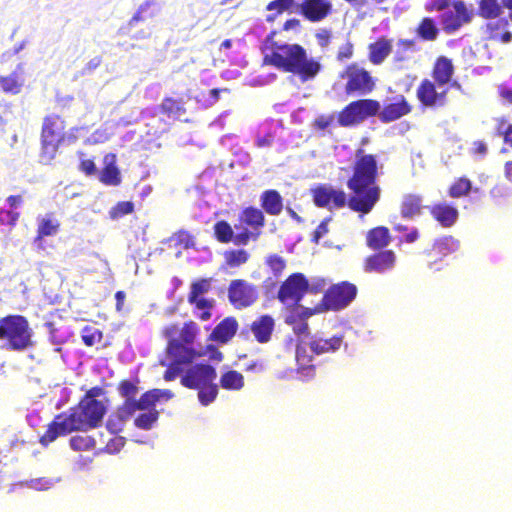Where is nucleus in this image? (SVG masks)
Listing matches in <instances>:
<instances>
[{
	"mask_svg": "<svg viewBox=\"0 0 512 512\" xmlns=\"http://www.w3.org/2000/svg\"><path fill=\"white\" fill-rule=\"evenodd\" d=\"M262 52L264 64L296 75L301 82L313 80L322 70L320 61L309 57L302 45L278 43L273 40V33L265 39Z\"/></svg>",
	"mask_w": 512,
	"mask_h": 512,
	"instance_id": "f257e3e1",
	"label": "nucleus"
},
{
	"mask_svg": "<svg viewBox=\"0 0 512 512\" xmlns=\"http://www.w3.org/2000/svg\"><path fill=\"white\" fill-rule=\"evenodd\" d=\"M106 414V406L102 401L80 399L77 405L68 411L56 415L40 437V443L48 446L59 436L74 431H88L99 427Z\"/></svg>",
	"mask_w": 512,
	"mask_h": 512,
	"instance_id": "f03ea898",
	"label": "nucleus"
},
{
	"mask_svg": "<svg viewBox=\"0 0 512 512\" xmlns=\"http://www.w3.org/2000/svg\"><path fill=\"white\" fill-rule=\"evenodd\" d=\"M381 169L382 165L379 164L377 155L366 153L362 148L356 150L351 166L352 173L346 181V186L368 213L381 198L382 189L378 184Z\"/></svg>",
	"mask_w": 512,
	"mask_h": 512,
	"instance_id": "7ed1b4c3",
	"label": "nucleus"
},
{
	"mask_svg": "<svg viewBox=\"0 0 512 512\" xmlns=\"http://www.w3.org/2000/svg\"><path fill=\"white\" fill-rule=\"evenodd\" d=\"M199 331V326L193 320L186 321L181 328L177 323H171L162 329L161 334L167 339L166 353L173 359L163 375L166 381L176 379L181 373L180 365L190 364L202 356L193 347Z\"/></svg>",
	"mask_w": 512,
	"mask_h": 512,
	"instance_id": "20e7f679",
	"label": "nucleus"
},
{
	"mask_svg": "<svg viewBox=\"0 0 512 512\" xmlns=\"http://www.w3.org/2000/svg\"><path fill=\"white\" fill-rule=\"evenodd\" d=\"M424 10L429 13L442 12L440 22L447 34H453L468 25L474 18V11L463 0H427Z\"/></svg>",
	"mask_w": 512,
	"mask_h": 512,
	"instance_id": "39448f33",
	"label": "nucleus"
},
{
	"mask_svg": "<svg viewBox=\"0 0 512 512\" xmlns=\"http://www.w3.org/2000/svg\"><path fill=\"white\" fill-rule=\"evenodd\" d=\"M33 337V330L23 315L10 314L0 318V341L6 350H29L35 346Z\"/></svg>",
	"mask_w": 512,
	"mask_h": 512,
	"instance_id": "423d86ee",
	"label": "nucleus"
},
{
	"mask_svg": "<svg viewBox=\"0 0 512 512\" xmlns=\"http://www.w3.org/2000/svg\"><path fill=\"white\" fill-rule=\"evenodd\" d=\"M66 121L58 114H48L43 118L40 133L39 162L43 165L51 164L66 140Z\"/></svg>",
	"mask_w": 512,
	"mask_h": 512,
	"instance_id": "0eeeda50",
	"label": "nucleus"
},
{
	"mask_svg": "<svg viewBox=\"0 0 512 512\" xmlns=\"http://www.w3.org/2000/svg\"><path fill=\"white\" fill-rule=\"evenodd\" d=\"M313 202L317 207L329 210L348 207L351 211L360 215L369 214L353 192L347 195L342 189H336L329 185L320 184L311 190Z\"/></svg>",
	"mask_w": 512,
	"mask_h": 512,
	"instance_id": "6e6552de",
	"label": "nucleus"
},
{
	"mask_svg": "<svg viewBox=\"0 0 512 512\" xmlns=\"http://www.w3.org/2000/svg\"><path fill=\"white\" fill-rule=\"evenodd\" d=\"M340 78L345 81L344 92L347 96L364 97L370 95L377 87V78L357 62L345 66Z\"/></svg>",
	"mask_w": 512,
	"mask_h": 512,
	"instance_id": "1a4fd4ad",
	"label": "nucleus"
},
{
	"mask_svg": "<svg viewBox=\"0 0 512 512\" xmlns=\"http://www.w3.org/2000/svg\"><path fill=\"white\" fill-rule=\"evenodd\" d=\"M379 101L372 98H361L347 104L337 116L342 127H352L361 124L368 118L377 117Z\"/></svg>",
	"mask_w": 512,
	"mask_h": 512,
	"instance_id": "9d476101",
	"label": "nucleus"
},
{
	"mask_svg": "<svg viewBox=\"0 0 512 512\" xmlns=\"http://www.w3.org/2000/svg\"><path fill=\"white\" fill-rule=\"evenodd\" d=\"M357 287L348 281L330 286L324 293L321 306L325 311H339L346 308L357 295Z\"/></svg>",
	"mask_w": 512,
	"mask_h": 512,
	"instance_id": "9b49d317",
	"label": "nucleus"
},
{
	"mask_svg": "<svg viewBox=\"0 0 512 512\" xmlns=\"http://www.w3.org/2000/svg\"><path fill=\"white\" fill-rule=\"evenodd\" d=\"M227 296L235 309H244L257 302L259 289L245 279H233L228 285Z\"/></svg>",
	"mask_w": 512,
	"mask_h": 512,
	"instance_id": "f8f14e48",
	"label": "nucleus"
},
{
	"mask_svg": "<svg viewBox=\"0 0 512 512\" xmlns=\"http://www.w3.org/2000/svg\"><path fill=\"white\" fill-rule=\"evenodd\" d=\"M309 291V281L300 272L289 275L280 285L277 298L283 304L298 305Z\"/></svg>",
	"mask_w": 512,
	"mask_h": 512,
	"instance_id": "ddd939ff",
	"label": "nucleus"
},
{
	"mask_svg": "<svg viewBox=\"0 0 512 512\" xmlns=\"http://www.w3.org/2000/svg\"><path fill=\"white\" fill-rule=\"evenodd\" d=\"M448 88L438 87V83L429 78H423L416 88V98L425 108H440L447 104Z\"/></svg>",
	"mask_w": 512,
	"mask_h": 512,
	"instance_id": "4468645a",
	"label": "nucleus"
},
{
	"mask_svg": "<svg viewBox=\"0 0 512 512\" xmlns=\"http://www.w3.org/2000/svg\"><path fill=\"white\" fill-rule=\"evenodd\" d=\"M413 110V106L404 95L392 97L383 106L379 103L377 117L381 123L388 124L395 122L407 115Z\"/></svg>",
	"mask_w": 512,
	"mask_h": 512,
	"instance_id": "2eb2a0df",
	"label": "nucleus"
},
{
	"mask_svg": "<svg viewBox=\"0 0 512 512\" xmlns=\"http://www.w3.org/2000/svg\"><path fill=\"white\" fill-rule=\"evenodd\" d=\"M460 243L453 236H443L437 238L432 243L430 249L424 253L427 257V265L430 269L439 270L437 264L440 263L445 257L458 251Z\"/></svg>",
	"mask_w": 512,
	"mask_h": 512,
	"instance_id": "dca6fc26",
	"label": "nucleus"
},
{
	"mask_svg": "<svg viewBox=\"0 0 512 512\" xmlns=\"http://www.w3.org/2000/svg\"><path fill=\"white\" fill-rule=\"evenodd\" d=\"M216 370L209 364H196L181 377V384L188 389L203 388L216 379Z\"/></svg>",
	"mask_w": 512,
	"mask_h": 512,
	"instance_id": "f3484780",
	"label": "nucleus"
},
{
	"mask_svg": "<svg viewBox=\"0 0 512 512\" xmlns=\"http://www.w3.org/2000/svg\"><path fill=\"white\" fill-rule=\"evenodd\" d=\"M397 255L393 250H380L364 259L363 268L368 273L384 274L394 269Z\"/></svg>",
	"mask_w": 512,
	"mask_h": 512,
	"instance_id": "a211bd4d",
	"label": "nucleus"
},
{
	"mask_svg": "<svg viewBox=\"0 0 512 512\" xmlns=\"http://www.w3.org/2000/svg\"><path fill=\"white\" fill-rule=\"evenodd\" d=\"M509 17H499L486 22L482 26V32L487 41L508 44L512 41V33L509 30Z\"/></svg>",
	"mask_w": 512,
	"mask_h": 512,
	"instance_id": "6ab92c4d",
	"label": "nucleus"
},
{
	"mask_svg": "<svg viewBox=\"0 0 512 512\" xmlns=\"http://www.w3.org/2000/svg\"><path fill=\"white\" fill-rule=\"evenodd\" d=\"M332 3L329 0H303L300 13L309 22H321L331 15Z\"/></svg>",
	"mask_w": 512,
	"mask_h": 512,
	"instance_id": "aec40b11",
	"label": "nucleus"
},
{
	"mask_svg": "<svg viewBox=\"0 0 512 512\" xmlns=\"http://www.w3.org/2000/svg\"><path fill=\"white\" fill-rule=\"evenodd\" d=\"M455 67L450 58L446 56H439L436 58L431 69V79L438 83V87H445L448 84L451 86H460L456 81L452 82Z\"/></svg>",
	"mask_w": 512,
	"mask_h": 512,
	"instance_id": "412c9836",
	"label": "nucleus"
},
{
	"mask_svg": "<svg viewBox=\"0 0 512 512\" xmlns=\"http://www.w3.org/2000/svg\"><path fill=\"white\" fill-rule=\"evenodd\" d=\"M503 8L508 10V17L512 22V0H480L478 3V15L485 20H493L501 17Z\"/></svg>",
	"mask_w": 512,
	"mask_h": 512,
	"instance_id": "4be33fe9",
	"label": "nucleus"
},
{
	"mask_svg": "<svg viewBox=\"0 0 512 512\" xmlns=\"http://www.w3.org/2000/svg\"><path fill=\"white\" fill-rule=\"evenodd\" d=\"M104 166L99 172L98 179L105 186H118L122 182V176L117 166V156L108 153L103 158Z\"/></svg>",
	"mask_w": 512,
	"mask_h": 512,
	"instance_id": "5701e85b",
	"label": "nucleus"
},
{
	"mask_svg": "<svg viewBox=\"0 0 512 512\" xmlns=\"http://www.w3.org/2000/svg\"><path fill=\"white\" fill-rule=\"evenodd\" d=\"M275 328V320L268 314L257 317L251 324L250 330L254 339L260 343H268L272 339Z\"/></svg>",
	"mask_w": 512,
	"mask_h": 512,
	"instance_id": "b1692460",
	"label": "nucleus"
},
{
	"mask_svg": "<svg viewBox=\"0 0 512 512\" xmlns=\"http://www.w3.org/2000/svg\"><path fill=\"white\" fill-rule=\"evenodd\" d=\"M428 209L433 219L444 228L452 227L459 216L457 208L445 202L436 203Z\"/></svg>",
	"mask_w": 512,
	"mask_h": 512,
	"instance_id": "393cba45",
	"label": "nucleus"
},
{
	"mask_svg": "<svg viewBox=\"0 0 512 512\" xmlns=\"http://www.w3.org/2000/svg\"><path fill=\"white\" fill-rule=\"evenodd\" d=\"M424 207L420 194L407 193L402 196L399 211L402 218L412 220L422 215Z\"/></svg>",
	"mask_w": 512,
	"mask_h": 512,
	"instance_id": "a878e982",
	"label": "nucleus"
},
{
	"mask_svg": "<svg viewBox=\"0 0 512 512\" xmlns=\"http://www.w3.org/2000/svg\"><path fill=\"white\" fill-rule=\"evenodd\" d=\"M238 327V321L235 317H226L215 326L209 338L217 343L225 344L235 336Z\"/></svg>",
	"mask_w": 512,
	"mask_h": 512,
	"instance_id": "bb28decb",
	"label": "nucleus"
},
{
	"mask_svg": "<svg viewBox=\"0 0 512 512\" xmlns=\"http://www.w3.org/2000/svg\"><path fill=\"white\" fill-rule=\"evenodd\" d=\"M139 380L135 379H123L117 385V391L119 395L124 398V402L119 406V413L124 418H130V413L125 410V406L128 402H136V396L139 392Z\"/></svg>",
	"mask_w": 512,
	"mask_h": 512,
	"instance_id": "cd10ccee",
	"label": "nucleus"
},
{
	"mask_svg": "<svg viewBox=\"0 0 512 512\" xmlns=\"http://www.w3.org/2000/svg\"><path fill=\"white\" fill-rule=\"evenodd\" d=\"M22 64L9 75H0V89L5 94L17 95L22 91L25 80L22 77Z\"/></svg>",
	"mask_w": 512,
	"mask_h": 512,
	"instance_id": "c85d7f7f",
	"label": "nucleus"
},
{
	"mask_svg": "<svg viewBox=\"0 0 512 512\" xmlns=\"http://www.w3.org/2000/svg\"><path fill=\"white\" fill-rule=\"evenodd\" d=\"M392 52V41L382 36L368 45V60L373 65L382 64Z\"/></svg>",
	"mask_w": 512,
	"mask_h": 512,
	"instance_id": "c756f323",
	"label": "nucleus"
},
{
	"mask_svg": "<svg viewBox=\"0 0 512 512\" xmlns=\"http://www.w3.org/2000/svg\"><path fill=\"white\" fill-rule=\"evenodd\" d=\"M238 222L245 223L252 230L258 232L259 235L262 233V229L265 226V216L261 209L254 206L244 208L238 216Z\"/></svg>",
	"mask_w": 512,
	"mask_h": 512,
	"instance_id": "7c9ffc66",
	"label": "nucleus"
},
{
	"mask_svg": "<svg viewBox=\"0 0 512 512\" xmlns=\"http://www.w3.org/2000/svg\"><path fill=\"white\" fill-rule=\"evenodd\" d=\"M343 345V336L335 335L331 338H313L309 342V347L311 351L316 355L326 354V353H334L338 351Z\"/></svg>",
	"mask_w": 512,
	"mask_h": 512,
	"instance_id": "2f4dec72",
	"label": "nucleus"
},
{
	"mask_svg": "<svg viewBox=\"0 0 512 512\" xmlns=\"http://www.w3.org/2000/svg\"><path fill=\"white\" fill-rule=\"evenodd\" d=\"M262 209L271 216H278L283 210V198L275 189L265 190L260 196Z\"/></svg>",
	"mask_w": 512,
	"mask_h": 512,
	"instance_id": "473e14b6",
	"label": "nucleus"
},
{
	"mask_svg": "<svg viewBox=\"0 0 512 512\" xmlns=\"http://www.w3.org/2000/svg\"><path fill=\"white\" fill-rule=\"evenodd\" d=\"M391 235L389 229L385 226H377L370 229L366 234L367 246L375 251L383 250L389 245Z\"/></svg>",
	"mask_w": 512,
	"mask_h": 512,
	"instance_id": "72a5a7b5",
	"label": "nucleus"
},
{
	"mask_svg": "<svg viewBox=\"0 0 512 512\" xmlns=\"http://www.w3.org/2000/svg\"><path fill=\"white\" fill-rule=\"evenodd\" d=\"M60 222L57 219L51 217L41 218L38 222L36 236L34 238V244L38 248H43L42 241L45 237L54 236L59 232Z\"/></svg>",
	"mask_w": 512,
	"mask_h": 512,
	"instance_id": "f704fd0d",
	"label": "nucleus"
},
{
	"mask_svg": "<svg viewBox=\"0 0 512 512\" xmlns=\"http://www.w3.org/2000/svg\"><path fill=\"white\" fill-rule=\"evenodd\" d=\"M415 34L422 41L433 42L437 40L440 29L432 17H423L415 28Z\"/></svg>",
	"mask_w": 512,
	"mask_h": 512,
	"instance_id": "c9c22d12",
	"label": "nucleus"
},
{
	"mask_svg": "<svg viewBox=\"0 0 512 512\" xmlns=\"http://www.w3.org/2000/svg\"><path fill=\"white\" fill-rule=\"evenodd\" d=\"M296 361H297V373L302 380H309L315 377L316 367L313 364H309L312 359L306 354V350L301 347H297L296 350Z\"/></svg>",
	"mask_w": 512,
	"mask_h": 512,
	"instance_id": "e433bc0d",
	"label": "nucleus"
},
{
	"mask_svg": "<svg viewBox=\"0 0 512 512\" xmlns=\"http://www.w3.org/2000/svg\"><path fill=\"white\" fill-rule=\"evenodd\" d=\"M157 398L155 395L154 389H151L149 391H146L143 393L136 402H128L125 406V410L130 413V417L136 412V411H142V410H152L154 409L155 404L157 403Z\"/></svg>",
	"mask_w": 512,
	"mask_h": 512,
	"instance_id": "4c0bfd02",
	"label": "nucleus"
},
{
	"mask_svg": "<svg viewBox=\"0 0 512 512\" xmlns=\"http://www.w3.org/2000/svg\"><path fill=\"white\" fill-rule=\"evenodd\" d=\"M418 51L417 43L414 39H399L396 43L393 61L403 63L411 59L414 52Z\"/></svg>",
	"mask_w": 512,
	"mask_h": 512,
	"instance_id": "58836bf2",
	"label": "nucleus"
},
{
	"mask_svg": "<svg viewBox=\"0 0 512 512\" xmlns=\"http://www.w3.org/2000/svg\"><path fill=\"white\" fill-rule=\"evenodd\" d=\"M160 112L168 117H178L186 113L182 98L165 97L159 106Z\"/></svg>",
	"mask_w": 512,
	"mask_h": 512,
	"instance_id": "ea45409f",
	"label": "nucleus"
},
{
	"mask_svg": "<svg viewBox=\"0 0 512 512\" xmlns=\"http://www.w3.org/2000/svg\"><path fill=\"white\" fill-rule=\"evenodd\" d=\"M214 238L223 244L233 243L235 245V232L233 227L226 220H219L213 226Z\"/></svg>",
	"mask_w": 512,
	"mask_h": 512,
	"instance_id": "a19ab883",
	"label": "nucleus"
},
{
	"mask_svg": "<svg viewBox=\"0 0 512 512\" xmlns=\"http://www.w3.org/2000/svg\"><path fill=\"white\" fill-rule=\"evenodd\" d=\"M234 229L236 246H246L250 242H256L260 237L258 232L252 230L245 223L238 222L235 224Z\"/></svg>",
	"mask_w": 512,
	"mask_h": 512,
	"instance_id": "79ce46f5",
	"label": "nucleus"
},
{
	"mask_svg": "<svg viewBox=\"0 0 512 512\" xmlns=\"http://www.w3.org/2000/svg\"><path fill=\"white\" fill-rule=\"evenodd\" d=\"M223 257L227 268H238L248 262L250 254L244 249H230L223 253Z\"/></svg>",
	"mask_w": 512,
	"mask_h": 512,
	"instance_id": "37998d69",
	"label": "nucleus"
},
{
	"mask_svg": "<svg viewBox=\"0 0 512 512\" xmlns=\"http://www.w3.org/2000/svg\"><path fill=\"white\" fill-rule=\"evenodd\" d=\"M220 385L226 390H239L244 386V377L240 372L230 370L221 376Z\"/></svg>",
	"mask_w": 512,
	"mask_h": 512,
	"instance_id": "c03bdc74",
	"label": "nucleus"
},
{
	"mask_svg": "<svg viewBox=\"0 0 512 512\" xmlns=\"http://www.w3.org/2000/svg\"><path fill=\"white\" fill-rule=\"evenodd\" d=\"M211 278H200L193 281L190 285V291L187 296L188 302H194L196 298H200L201 295L206 294L211 289Z\"/></svg>",
	"mask_w": 512,
	"mask_h": 512,
	"instance_id": "a18cd8bd",
	"label": "nucleus"
},
{
	"mask_svg": "<svg viewBox=\"0 0 512 512\" xmlns=\"http://www.w3.org/2000/svg\"><path fill=\"white\" fill-rule=\"evenodd\" d=\"M154 5L151 1H146L136 11L133 17L128 21V27L130 29L134 28L136 24L140 21H146L149 18H153L155 13L151 10V7Z\"/></svg>",
	"mask_w": 512,
	"mask_h": 512,
	"instance_id": "49530a36",
	"label": "nucleus"
},
{
	"mask_svg": "<svg viewBox=\"0 0 512 512\" xmlns=\"http://www.w3.org/2000/svg\"><path fill=\"white\" fill-rule=\"evenodd\" d=\"M296 306H297V308L290 315L287 316V318H286L287 324H295L297 321V318L301 321H305L308 317H310L318 312L325 311L323 309V307L321 306V304L319 305V307H315L313 309L305 308V307L298 306V305H296Z\"/></svg>",
	"mask_w": 512,
	"mask_h": 512,
	"instance_id": "de8ad7c7",
	"label": "nucleus"
},
{
	"mask_svg": "<svg viewBox=\"0 0 512 512\" xmlns=\"http://www.w3.org/2000/svg\"><path fill=\"white\" fill-rule=\"evenodd\" d=\"M81 338L85 346L92 347L102 341L103 333L100 329L87 325L81 330Z\"/></svg>",
	"mask_w": 512,
	"mask_h": 512,
	"instance_id": "09e8293b",
	"label": "nucleus"
},
{
	"mask_svg": "<svg viewBox=\"0 0 512 512\" xmlns=\"http://www.w3.org/2000/svg\"><path fill=\"white\" fill-rule=\"evenodd\" d=\"M190 305L194 306L195 309L202 310L200 314L197 315V317L201 321H207L212 317L211 310L214 307V299H206L203 297L196 298L194 302H188Z\"/></svg>",
	"mask_w": 512,
	"mask_h": 512,
	"instance_id": "8fccbe9b",
	"label": "nucleus"
},
{
	"mask_svg": "<svg viewBox=\"0 0 512 512\" xmlns=\"http://www.w3.org/2000/svg\"><path fill=\"white\" fill-rule=\"evenodd\" d=\"M158 418H159V412L156 409H152L146 413L139 414L135 418L134 424L137 428H140L143 430H149L157 422Z\"/></svg>",
	"mask_w": 512,
	"mask_h": 512,
	"instance_id": "3c124183",
	"label": "nucleus"
},
{
	"mask_svg": "<svg viewBox=\"0 0 512 512\" xmlns=\"http://www.w3.org/2000/svg\"><path fill=\"white\" fill-rule=\"evenodd\" d=\"M198 399L203 406L212 403L218 395V387L214 382L208 383L203 388H197Z\"/></svg>",
	"mask_w": 512,
	"mask_h": 512,
	"instance_id": "603ef678",
	"label": "nucleus"
},
{
	"mask_svg": "<svg viewBox=\"0 0 512 512\" xmlns=\"http://www.w3.org/2000/svg\"><path fill=\"white\" fill-rule=\"evenodd\" d=\"M471 190V181L467 178H458L449 188V196L460 198L466 196Z\"/></svg>",
	"mask_w": 512,
	"mask_h": 512,
	"instance_id": "864d4df0",
	"label": "nucleus"
},
{
	"mask_svg": "<svg viewBox=\"0 0 512 512\" xmlns=\"http://www.w3.org/2000/svg\"><path fill=\"white\" fill-rule=\"evenodd\" d=\"M172 240L175 241V245L179 246L185 250L191 249L195 247V239L194 236L191 235L186 230H178L171 237Z\"/></svg>",
	"mask_w": 512,
	"mask_h": 512,
	"instance_id": "5fc2aeb1",
	"label": "nucleus"
},
{
	"mask_svg": "<svg viewBox=\"0 0 512 512\" xmlns=\"http://www.w3.org/2000/svg\"><path fill=\"white\" fill-rule=\"evenodd\" d=\"M265 264L269 267L275 277L281 276L286 268L285 259L278 254L269 255L265 260Z\"/></svg>",
	"mask_w": 512,
	"mask_h": 512,
	"instance_id": "6e6d98bb",
	"label": "nucleus"
},
{
	"mask_svg": "<svg viewBox=\"0 0 512 512\" xmlns=\"http://www.w3.org/2000/svg\"><path fill=\"white\" fill-rule=\"evenodd\" d=\"M496 135L502 136L504 142L512 148V124H507L504 117L496 119Z\"/></svg>",
	"mask_w": 512,
	"mask_h": 512,
	"instance_id": "4d7b16f0",
	"label": "nucleus"
},
{
	"mask_svg": "<svg viewBox=\"0 0 512 512\" xmlns=\"http://www.w3.org/2000/svg\"><path fill=\"white\" fill-rule=\"evenodd\" d=\"M134 212V204L131 201H120L109 211L111 219H118Z\"/></svg>",
	"mask_w": 512,
	"mask_h": 512,
	"instance_id": "13d9d810",
	"label": "nucleus"
},
{
	"mask_svg": "<svg viewBox=\"0 0 512 512\" xmlns=\"http://www.w3.org/2000/svg\"><path fill=\"white\" fill-rule=\"evenodd\" d=\"M128 419L129 418H124L122 415H120L118 406L116 413L108 418L106 427L111 433L117 434L123 430L124 423Z\"/></svg>",
	"mask_w": 512,
	"mask_h": 512,
	"instance_id": "bf43d9fd",
	"label": "nucleus"
},
{
	"mask_svg": "<svg viewBox=\"0 0 512 512\" xmlns=\"http://www.w3.org/2000/svg\"><path fill=\"white\" fill-rule=\"evenodd\" d=\"M70 446L75 451H85L93 447L94 441L88 436H73L70 441Z\"/></svg>",
	"mask_w": 512,
	"mask_h": 512,
	"instance_id": "052dcab7",
	"label": "nucleus"
},
{
	"mask_svg": "<svg viewBox=\"0 0 512 512\" xmlns=\"http://www.w3.org/2000/svg\"><path fill=\"white\" fill-rule=\"evenodd\" d=\"M77 154L79 157H83L85 155L82 151H79ZM78 170L88 177L95 175L97 172V167L94 159L81 158L78 165Z\"/></svg>",
	"mask_w": 512,
	"mask_h": 512,
	"instance_id": "680f3d73",
	"label": "nucleus"
},
{
	"mask_svg": "<svg viewBox=\"0 0 512 512\" xmlns=\"http://www.w3.org/2000/svg\"><path fill=\"white\" fill-rule=\"evenodd\" d=\"M295 0H273L266 6L268 11H276L277 14H282L290 10L294 6Z\"/></svg>",
	"mask_w": 512,
	"mask_h": 512,
	"instance_id": "e2e57ef3",
	"label": "nucleus"
},
{
	"mask_svg": "<svg viewBox=\"0 0 512 512\" xmlns=\"http://www.w3.org/2000/svg\"><path fill=\"white\" fill-rule=\"evenodd\" d=\"M354 56V44L347 40L342 46L339 47L336 55V59L339 62H344L351 59Z\"/></svg>",
	"mask_w": 512,
	"mask_h": 512,
	"instance_id": "0e129e2a",
	"label": "nucleus"
},
{
	"mask_svg": "<svg viewBox=\"0 0 512 512\" xmlns=\"http://www.w3.org/2000/svg\"><path fill=\"white\" fill-rule=\"evenodd\" d=\"M500 99L508 105H512V86L507 83H501L497 87Z\"/></svg>",
	"mask_w": 512,
	"mask_h": 512,
	"instance_id": "69168bd1",
	"label": "nucleus"
},
{
	"mask_svg": "<svg viewBox=\"0 0 512 512\" xmlns=\"http://www.w3.org/2000/svg\"><path fill=\"white\" fill-rule=\"evenodd\" d=\"M19 219V213L12 210L0 211V223L3 225L14 226Z\"/></svg>",
	"mask_w": 512,
	"mask_h": 512,
	"instance_id": "338daca9",
	"label": "nucleus"
},
{
	"mask_svg": "<svg viewBox=\"0 0 512 512\" xmlns=\"http://www.w3.org/2000/svg\"><path fill=\"white\" fill-rule=\"evenodd\" d=\"M315 38L321 48H326L331 42L332 32L329 29H321L315 34Z\"/></svg>",
	"mask_w": 512,
	"mask_h": 512,
	"instance_id": "774afa93",
	"label": "nucleus"
}]
</instances>
